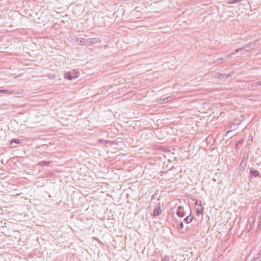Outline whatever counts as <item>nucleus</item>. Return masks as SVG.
<instances>
[{"instance_id":"nucleus-1","label":"nucleus","mask_w":261,"mask_h":261,"mask_svg":"<svg viewBox=\"0 0 261 261\" xmlns=\"http://www.w3.org/2000/svg\"><path fill=\"white\" fill-rule=\"evenodd\" d=\"M80 72L77 71L73 70L72 72H66L64 74V78L69 80H72L80 76Z\"/></svg>"},{"instance_id":"nucleus-2","label":"nucleus","mask_w":261,"mask_h":261,"mask_svg":"<svg viewBox=\"0 0 261 261\" xmlns=\"http://www.w3.org/2000/svg\"><path fill=\"white\" fill-rule=\"evenodd\" d=\"M161 213V210L160 207V203L159 202L158 204L155 205V208L153 212V216H157L160 214Z\"/></svg>"},{"instance_id":"nucleus-3","label":"nucleus","mask_w":261,"mask_h":261,"mask_svg":"<svg viewBox=\"0 0 261 261\" xmlns=\"http://www.w3.org/2000/svg\"><path fill=\"white\" fill-rule=\"evenodd\" d=\"M176 214L178 216L180 217H184L185 216L184 208L181 206H179L178 207L176 211Z\"/></svg>"},{"instance_id":"nucleus-4","label":"nucleus","mask_w":261,"mask_h":261,"mask_svg":"<svg viewBox=\"0 0 261 261\" xmlns=\"http://www.w3.org/2000/svg\"><path fill=\"white\" fill-rule=\"evenodd\" d=\"M99 40L97 38H89L87 40V45H92L93 44L97 43Z\"/></svg>"},{"instance_id":"nucleus-5","label":"nucleus","mask_w":261,"mask_h":261,"mask_svg":"<svg viewBox=\"0 0 261 261\" xmlns=\"http://www.w3.org/2000/svg\"><path fill=\"white\" fill-rule=\"evenodd\" d=\"M173 97L172 96L161 98L160 99V103H161L166 102L167 101L171 100L172 99H173Z\"/></svg>"},{"instance_id":"nucleus-6","label":"nucleus","mask_w":261,"mask_h":261,"mask_svg":"<svg viewBox=\"0 0 261 261\" xmlns=\"http://www.w3.org/2000/svg\"><path fill=\"white\" fill-rule=\"evenodd\" d=\"M84 37L81 38L80 40H79V44L82 45H86L87 44V40H86L85 37L87 36L86 35H83Z\"/></svg>"},{"instance_id":"nucleus-7","label":"nucleus","mask_w":261,"mask_h":261,"mask_svg":"<svg viewBox=\"0 0 261 261\" xmlns=\"http://www.w3.org/2000/svg\"><path fill=\"white\" fill-rule=\"evenodd\" d=\"M193 219V217H191V216H189L186 217L184 219V222L186 224H189L192 222Z\"/></svg>"},{"instance_id":"nucleus-8","label":"nucleus","mask_w":261,"mask_h":261,"mask_svg":"<svg viewBox=\"0 0 261 261\" xmlns=\"http://www.w3.org/2000/svg\"><path fill=\"white\" fill-rule=\"evenodd\" d=\"M257 86H261V81L253 82L252 84H250V88L253 89V88Z\"/></svg>"},{"instance_id":"nucleus-9","label":"nucleus","mask_w":261,"mask_h":261,"mask_svg":"<svg viewBox=\"0 0 261 261\" xmlns=\"http://www.w3.org/2000/svg\"><path fill=\"white\" fill-rule=\"evenodd\" d=\"M202 210H203L202 206L201 203H200L199 206L196 209V214L197 215H199L200 214H201V213L202 212Z\"/></svg>"},{"instance_id":"nucleus-10","label":"nucleus","mask_w":261,"mask_h":261,"mask_svg":"<svg viewBox=\"0 0 261 261\" xmlns=\"http://www.w3.org/2000/svg\"><path fill=\"white\" fill-rule=\"evenodd\" d=\"M12 94L13 93L12 91H10L9 90H1L0 89V94Z\"/></svg>"},{"instance_id":"nucleus-11","label":"nucleus","mask_w":261,"mask_h":261,"mask_svg":"<svg viewBox=\"0 0 261 261\" xmlns=\"http://www.w3.org/2000/svg\"><path fill=\"white\" fill-rule=\"evenodd\" d=\"M251 175L254 177H257L259 175V172L257 170H253L250 172Z\"/></svg>"},{"instance_id":"nucleus-12","label":"nucleus","mask_w":261,"mask_h":261,"mask_svg":"<svg viewBox=\"0 0 261 261\" xmlns=\"http://www.w3.org/2000/svg\"><path fill=\"white\" fill-rule=\"evenodd\" d=\"M253 222H251V223H249L247 226V229L248 231L251 230L252 228L253 225Z\"/></svg>"},{"instance_id":"nucleus-13","label":"nucleus","mask_w":261,"mask_h":261,"mask_svg":"<svg viewBox=\"0 0 261 261\" xmlns=\"http://www.w3.org/2000/svg\"><path fill=\"white\" fill-rule=\"evenodd\" d=\"M242 0H229L228 2V4H236L238 2H240L241 1H242Z\"/></svg>"},{"instance_id":"nucleus-14","label":"nucleus","mask_w":261,"mask_h":261,"mask_svg":"<svg viewBox=\"0 0 261 261\" xmlns=\"http://www.w3.org/2000/svg\"><path fill=\"white\" fill-rule=\"evenodd\" d=\"M243 50V47H241V48H238V49H235V50H234L232 53V55H236V53H239V52H240V51H242V50Z\"/></svg>"},{"instance_id":"nucleus-15","label":"nucleus","mask_w":261,"mask_h":261,"mask_svg":"<svg viewBox=\"0 0 261 261\" xmlns=\"http://www.w3.org/2000/svg\"><path fill=\"white\" fill-rule=\"evenodd\" d=\"M13 142H15L16 144H20V141L18 139L12 140L10 141V144H12Z\"/></svg>"},{"instance_id":"nucleus-16","label":"nucleus","mask_w":261,"mask_h":261,"mask_svg":"<svg viewBox=\"0 0 261 261\" xmlns=\"http://www.w3.org/2000/svg\"><path fill=\"white\" fill-rule=\"evenodd\" d=\"M252 44H253L252 42H250V43H247L245 45H244L242 47H243V49H244V48H247V47H249L250 46L252 45Z\"/></svg>"},{"instance_id":"nucleus-17","label":"nucleus","mask_w":261,"mask_h":261,"mask_svg":"<svg viewBox=\"0 0 261 261\" xmlns=\"http://www.w3.org/2000/svg\"><path fill=\"white\" fill-rule=\"evenodd\" d=\"M231 76H232L231 73L223 74V76H222V77H225V79H228L229 77H231Z\"/></svg>"},{"instance_id":"nucleus-18","label":"nucleus","mask_w":261,"mask_h":261,"mask_svg":"<svg viewBox=\"0 0 261 261\" xmlns=\"http://www.w3.org/2000/svg\"><path fill=\"white\" fill-rule=\"evenodd\" d=\"M179 227L181 230H183L185 228L184 225L182 222H181L180 223Z\"/></svg>"},{"instance_id":"nucleus-19","label":"nucleus","mask_w":261,"mask_h":261,"mask_svg":"<svg viewBox=\"0 0 261 261\" xmlns=\"http://www.w3.org/2000/svg\"><path fill=\"white\" fill-rule=\"evenodd\" d=\"M232 56H233V55H232V54L231 53V54H230L228 55L227 56H226V57H225V59H229V58H231V57H232Z\"/></svg>"},{"instance_id":"nucleus-20","label":"nucleus","mask_w":261,"mask_h":261,"mask_svg":"<svg viewBox=\"0 0 261 261\" xmlns=\"http://www.w3.org/2000/svg\"><path fill=\"white\" fill-rule=\"evenodd\" d=\"M224 60H225V58H220L216 60V61H223Z\"/></svg>"},{"instance_id":"nucleus-21","label":"nucleus","mask_w":261,"mask_h":261,"mask_svg":"<svg viewBox=\"0 0 261 261\" xmlns=\"http://www.w3.org/2000/svg\"><path fill=\"white\" fill-rule=\"evenodd\" d=\"M162 261H169L168 259L165 258L162 259Z\"/></svg>"},{"instance_id":"nucleus-22","label":"nucleus","mask_w":261,"mask_h":261,"mask_svg":"<svg viewBox=\"0 0 261 261\" xmlns=\"http://www.w3.org/2000/svg\"><path fill=\"white\" fill-rule=\"evenodd\" d=\"M98 142H103V140H101V139H99V140H98Z\"/></svg>"},{"instance_id":"nucleus-23","label":"nucleus","mask_w":261,"mask_h":261,"mask_svg":"<svg viewBox=\"0 0 261 261\" xmlns=\"http://www.w3.org/2000/svg\"><path fill=\"white\" fill-rule=\"evenodd\" d=\"M48 164V162H44V165H47Z\"/></svg>"},{"instance_id":"nucleus-24","label":"nucleus","mask_w":261,"mask_h":261,"mask_svg":"<svg viewBox=\"0 0 261 261\" xmlns=\"http://www.w3.org/2000/svg\"><path fill=\"white\" fill-rule=\"evenodd\" d=\"M230 132H231V130H230V131H228L227 132V135H228L229 133H230Z\"/></svg>"},{"instance_id":"nucleus-25","label":"nucleus","mask_w":261,"mask_h":261,"mask_svg":"<svg viewBox=\"0 0 261 261\" xmlns=\"http://www.w3.org/2000/svg\"><path fill=\"white\" fill-rule=\"evenodd\" d=\"M17 114H18V115H19V114H22V113H20V112H18V113H17Z\"/></svg>"},{"instance_id":"nucleus-26","label":"nucleus","mask_w":261,"mask_h":261,"mask_svg":"<svg viewBox=\"0 0 261 261\" xmlns=\"http://www.w3.org/2000/svg\"><path fill=\"white\" fill-rule=\"evenodd\" d=\"M195 204H198V201H196V202H195Z\"/></svg>"},{"instance_id":"nucleus-27","label":"nucleus","mask_w":261,"mask_h":261,"mask_svg":"<svg viewBox=\"0 0 261 261\" xmlns=\"http://www.w3.org/2000/svg\"><path fill=\"white\" fill-rule=\"evenodd\" d=\"M250 51L249 50H244V52Z\"/></svg>"},{"instance_id":"nucleus-28","label":"nucleus","mask_w":261,"mask_h":261,"mask_svg":"<svg viewBox=\"0 0 261 261\" xmlns=\"http://www.w3.org/2000/svg\"><path fill=\"white\" fill-rule=\"evenodd\" d=\"M223 114V112H220V115H222V114Z\"/></svg>"},{"instance_id":"nucleus-29","label":"nucleus","mask_w":261,"mask_h":261,"mask_svg":"<svg viewBox=\"0 0 261 261\" xmlns=\"http://www.w3.org/2000/svg\"><path fill=\"white\" fill-rule=\"evenodd\" d=\"M76 41H79V39L78 38H76Z\"/></svg>"},{"instance_id":"nucleus-30","label":"nucleus","mask_w":261,"mask_h":261,"mask_svg":"<svg viewBox=\"0 0 261 261\" xmlns=\"http://www.w3.org/2000/svg\"><path fill=\"white\" fill-rule=\"evenodd\" d=\"M259 261H261V260H260Z\"/></svg>"}]
</instances>
